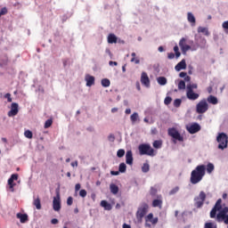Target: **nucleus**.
Wrapping results in <instances>:
<instances>
[{"mask_svg":"<svg viewBox=\"0 0 228 228\" xmlns=\"http://www.w3.org/2000/svg\"><path fill=\"white\" fill-rule=\"evenodd\" d=\"M207 174H213L215 171V165L213 163H208L206 165L197 166L191 173L190 183L191 184H199L204 179V175Z\"/></svg>","mask_w":228,"mask_h":228,"instance_id":"obj_1","label":"nucleus"},{"mask_svg":"<svg viewBox=\"0 0 228 228\" xmlns=\"http://www.w3.org/2000/svg\"><path fill=\"white\" fill-rule=\"evenodd\" d=\"M190 44L192 45H186V38L184 37L180 39L179 47L181 48L183 54H186L188 51H197L199 49V43L193 44V41H190Z\"/></svg>","mask_w":228,"mask_h":228,"instance_id":"obj_2","label":"nucleus"},{"mask_svg":"<svg viewBox=\"0 0 228 228\" xmlns=\"http://www.w3.org/2000/svg\"><path fill=\"white\" fill-rule=\"evenodd\" d=\"M138 151L141 156H156V151H154V149H152V147H151V144L149 143L140 144L138 147Z\"/></svg>","mask_w":228,"mask_h":228,"instance_id":"obj_3","label":"nucleus"},{"mask_svg":"<svg viewBox=\"0 0 228 228\" xmlns=\"http://www.w3.org/2000/svg\"><path fill=\"white\" fill-rule=\"evenodd\" d=\"M216 142L218 143L217 149L224 151L228 147V136L225 133H219L216 136Z\"/></svg>","mask_w":228,"mask_h":228,"instance_id":"obj_4","label":"nucleus"},{"mask_svg":"<svg viewBox=\"0 0 228 228\" xmlns=\"http://www.w3.org/2000/svg\"><path fill=\"white\" fill-rule=\"evenodd\" d=\"M148 211H149V205H147L146 203H143L142 206H140L136 212L137 222H142V220H143V216L147 215Z\"/></svg>","mask_w":228,"mask_h":228,"instance_id":"obj_5","label":"nucleus"},{"mask_svg":"<svg viewBox=\"0 0 228 228\" xmlns=\"http://www.w3.org/2000/svg\"><path fill=\"white\" fill-rule=\"evenodd\" d=\"M209 110V104L208 103V101L206 99H203L199 102V103L196 105V111L199 114L206 113Z\"/></svg>","mask_w":228,"mask_h":228,"instance_id":"obj_6","label":"nucleus"},{"mask_svg":"<svg viewBox=\"0 0 228 228\" xmlns=\"http://www.w3.org/2000/svg\"><path fill=\"white\" fill-rule=\"evenodd\" d=\"M56 196L53 200V211H60L61 209V198L60 196V191L56 190Z\"/></svg>","mask_w":228,"mask_h":228,"instance_id":"obj_7","label":"nucleus"},{"mask_svg":"<svg viewBox=\"0 0 228 228\" xmlns=\"http://www.w3.org/2000/svg\"><path fill=\"white\" fill-rule=\"evenodd\" d=\"M204 200H206V192L201 191L199 196L194 198L195 208H202V206H204Z\"/></svg>","mask_w":228,"mask_h":228,"instance_id":"obj_8","label":"nucleus"},{"mask_svg":"<svg viewBox=\"0 0 228 228\" xmlns=\"http://www.w3.org/2000/svg\"><path fill=\"white\" fill-rule=\"evenodd\" d=\"M167 133L168 135L171 136V138L177 140L178 142H183L184 140L179 131H177V129H175V127L168 128Z\"/></svg>","mask_w":228,"mask_h":228,"instance_id":"obj_9","label":"nucleus"},{"mask_svg":"<svg viewBox=\"0 0 228 228\" xmlns=\"http://www.w3.org/2000/svg\"><path fill=\"white\" fill-rule=\"evenodd\" d=\"M158 224V217H154V215L152 213H150L146 217H145V225L146 227H151V225H156Z\"/></svg>","mask_w":228,"mask_h":228,"instance_id":"obj_10","label":"nucleus"},{"mask_svg":"<svg viewBox=\"0 0 228 228\" xmlns=\"http://www.w3.org/2000/svg\"><path fill=\"white\" fill-rule=\"evenodd\" d=\"M220 209H222V199L217 200L214 208L210 211V218H216V211H220Z\"/></svg>","mask_w":228,"mask_h":228,"instance_id":"obj_11","label":"nucleus"},{"mask_svg":"<svg viewBox=\"0 0 228 228\" xmlns=\"http://www.w3.org/2000/svg\"><path fill=\"white\" fill-rule=\"evenodd\" d=\"M186 129L190 134H195V133H199V131H200V125H199V123H192L191 125H187Z\"/></svg>","mask_w":228,"mask_h":228,"instance_id":"obj_12","label":"nucleus"},{"mask_svg":"<svg viewBox=\"0 0 228 228\" xmlns=\"http://www.w3.org/2000/svg\"><path fill=\"white\" fill-rule=\"evenodd\" d=\"M141 83L143 85V86H146V88L151 87V79L145 71H143L141 75Z\"/></svg>","mask_w":228,"mask_h":228,"instance_id":"obj_13","label":"nucleus"},{"mask_svg":"<svg viewBox=\"0 0 228 228\" xmlns=\"http://www.w3.org/2000/svg\"><path fill=\"white\" fill-rule=\"evenodd\" d=\"M19 113V103L12 102L11 104V110L8 111V117H15Z\"/></svg>","mask_w":228,"mask_h":228,"instance_id":"obj_14","label":"nucleus"},{"mask_svg":"<svg viewBox=\"0 0 228 228\" xmlns=\"http://www.w3.org/2000/svg\"><path fill=\"white\" fill-rule=\"evenodd\" d=\"M85 81H86V86L90 87V86H94V85H95V77L86 74L85 77Z\"/></svg>","mask_w":228,"mask_h":228,"instance_id":"obj_15","label":"nucleus"},{"mask_svg":"<svg viewBox=\"0 0 228 228\" xmlns=\"http://www.w3.org/2000/svg\"><path fill=\"white\" fill-rule=\"evenodd\" d=\"M186 95L189 101H197V99H199L200 97V94L197 93H194L193 90L191 89L186 92Z\"/></svg>","mask_w":228,"mask_h":228,"instance_id":"obj_16","label":"nucleus"},{"mask_svg":"<svg viewBox=\"0 0 228 228\" xmlns=\"http://www.w3.org/2000/svg\"><path fill=\"white\" fill-rule=\"evenodd\" d=\"M186 69V60L183 59L180 62H178L175 67V70H176V72H181V70H185Z\"/></svg>","mask_w":228,"mask_h":228,"instance_id":"obj_17","label":"nucleus"},{"mask_svg":"<svg viewBox=\"0 0 228 228\" xmlns=\"http://www.w3.org/2000/svg\"><path fill=\"white\" fill-rule=\"evenodd\" d=\"M133 161H134L133 151L131 150H129L126 153V165L132 166L133 165Z\"/></svg>","mask_w":228,"mask_h":228,"instance_id":"obj_18","label":"nucleus"},{"mask_svg":"<svg viewBox=\"0 0 228 228\" xmlns=\"http://www.w3.org/2000/svg\"><path fill=\"white\" fill-rule=\"evenodd\" d=\"M161 206H163V200H162L161 195H158L157 200H154L152 201V207L153 208H161Z\"/></svg>","mask_w":228,"mask_h":228,"instance_id":"obj_19","label":"nucleus"},{"mask_svg":"<svg viewBox=\"0 0 228 228\" xmlns=\"http://www.w3.org/2000/svg\"><path fill=\"white\" fill-rule=\"evenodd\" d=\"M187 20L190 22L191 26L194 27L197 24V20L195 19V15L191 12H187Z\"/></svg>","mask_w":228,"mask_h":228,"instance_id":"obj_20","label":"nucleus"},{"mask_svg":"<svg viewBox=\"0 0 228 228\" xmlns=\"http://www.w3.org/2000/svg\"><path fill=\"white\" fill-rule=\"evenodd\" d=\"M16 216H17V218H19V220L21 224H26V222H28V214L18 213L16 215Z\"/></svg>","mask_w":228,"mask_h":228,"instance_id":"obj_21","label":"nucleus"},{"mask_svg":"<svg viewBox=\"0 0 228 228\" xmlns=\"http://www.w3.org/2000/svg\"><path fill=\"white\" fill-rule=\"evenodd\" d=\"M207 102H209V104L216 105L218 104V98H216V96L209 95L207 98Z\"/></svg>","mask_w":228,"mask_h":228,"instance_id":"obj_22","label":"nucleus"},{"mask_svg":"<svg viewBox=\"0 0 228 228\" xmlns=\"http://www.w3.org/2000/svg\"><path fill=\"white\" fill-rule=\"evenodd\" d=\"M198 33H202L203 35H205V37H209L210 35L209 29L206 27H199Z\"/></svg>","mask_w":228,"mask_h":228,"instance_id":"obj_23","label":"nucleus"},{"mask_svg":"<svg viewBox=\"0 0 228 228\" xmlns=\"http://www.w3.org/2000/svg\"><path fill=\"white\" fill-rule=\"evenodd\" d=\"M227 213H228V208L224 207L216 216L217 222H220V218L222 217V215L225 216H227Z\"/></svg>","mask_w":228,"mask_h":228,"instance_id":"obj_24","label":"nucleus"},{"mask_svg":"<svg viewBox=\"0 0 228 228\" xmlns=\"http://www.w3.org/2000/svg\"><path fill=\"white\" fill-rule=\"evenodd\" d=\"M101 206H102V208H104V209L106 211H111V209H112L111 204L108 203V201H106V200H102Z\"/></svg>","mask_w":228,"mask_h":228,"instance_id":"obj_25","label":"nucleus"},{"mask_svg":"<svg viewBox=\"0 0 228 228\" xmlns=\"http://www.w3.org/2000/svg\"><path fill=\"white\" fill-rule=\"evenodd\" d=\"M130 120H131L132 124H136V122H138V120H140V116L138 115V112H134L130 116Z\"/></svg>","mask_w":228,"mask_h":228,"instance_id":"obj_26","label":"nucleus"},{"mask_svg":"<svg viewBox=\"0 0 228 228\" xmlns=\"http://www.w3.org/2000/svg\"><path fill=\"white\" fill-rule=\"evenodd\" d=\"M110 190L113 195H117V193H118V186L115 183H110Z\"/></svg>","mask_w":228,"mask_h":228,"instance_id":"obj_27","label":"nucleus"},{"mask_svg":"<svg viewBox=\"0 0 228 228\" xmlns=\"http://www.w3.org/2000/svg\"><path fill=\"white\" fill-rule=\"evenodd\" d=\"M108 43L109 44H117V36H115V34H110L108 36Z\"/></svg>","mask_w":228,"mask_h":228,"instance_id":"obj_28","label":"nucleus"},{"mask_svg":"<svg viewBox=\"0 0 228 228\" xmlns=\"http://www.w3.org/2000/svg\"><path fill=\"white\" fill-rule=\"evenodd\" d=\"M157 83H159V85H160L161 86H165V85H167V77H159L157 78Z\"/></svg>","mask_w":228,"mask_h":228,"instance_id":"obj_29","label":"nucleus"},{"mask_svg":"<svg viewBox=\"0 0 228 228\" xmlns=\"http://www.w3.org/2000/svg\"><path fill=\"white\" fill-rule=\"evenodd\" d=\"M101 83H102V86H103V88H108L110 86V85H111V82L108 78H102Z\"/></svg>","mask_w":228,"mask_h":228,"instance_id":"obj_30","label":"nucleus"},{"mask_svg":"<svg viewBox=\"0 0 228 228\" xmlns=\"http://www.w3.org/2000/svg\"><path fill=\"white\" fill-rule=\"evenodd\" d=\"M162 146H163V141L156 140V141L153 142L154 149H161Z\"/></svg>","mask_w":228,"mask_h":228,"instance_id":"obj_31","label":"nucleus"},{"mask_svg":"<svg viewBox=\"0 0 228 228\" xmlns=\"http://www.w3.org/2000/svg\"><path fill=\"white\" fill-rule=\"evenodd\" d=\"M149 170H151V166L149 165V163L146 162L142 167V172H143V174H147Z\"/></svg>","mask_w":228,"mask_h":228,"instance_id":"obj_32","label":"nucleus"},{"mask_svg":"<svg viewBox=\"0 0 228 228\" xmlns=\"http://www.w3.org/2000/svg\"><path fill=\"white\" fill-rule=\"evenodd\" d=\"M33 204L36 206V209H42V204L40 203V198L34 200Z\"/></svg>","mask_w":228,"mask_h":228,"instance_id":"obj_33","label":"nucleus"},{"mask_svg":"<svg viewBox=\"0 0 228 228\" xmlns=\"http://www.w3.org/2000/svg\"><path fill=\"white\" fill-rule=\"evenodd\" d=\"M127 169V166H126V163H120L118 170L121 174H126V170Z\"/></svg>","mask_w":228,"mask_h":228,"instance_id":"obj_34","label":"nucleus"},{"mask_svg":"<svg viewBox=\"0 0 228 228\" xmlns=\"http://www.w3.org/2000/svg\"><path fill=\"white\" fill-rule=\"evenodd\" d=\"M206 44H207L206 38L201 37L200 43L198 44V45H199V47H200V49H206Z\"/></svg>","mask_w":228,"mask_h":228,"instance_id":"obj_35","label":"nucleus"},{"mask_svg":"<svg viewBox=\"0 0 228 228\" xmlns=\"http://www.w3.org/2000/svg\"><path fill=\"white\" fill-rule=\"evenodd\" d=\"M186 83L183 80H180L178 83V90H185Z\"/></svg>","mask_w":228,"mask_h":228,"instance_id":"obj_36","label":"nucleus"},{"mask_svg":"<svg viewBox=\"0 0 228 228\" xmlns=\"http://www.w3.org/2000/svg\"><path fill=\"white\" fill-rule=\"evenodd\" d=\"M24 136L25 138H28V140H31V138H33V132H31L30 130H26L24 132Z\"/></svg>","mask_w":228,"mask_h":228,"instance_id":"obj_37","label":"nucleus"},{"mask_svg":"<svg viewBox=\"0 0 228 228\" xmlns=\"http://www.w3.org/2000/svg\"><path fill=\"white\" fill-rule=\"evenodd\" d=\"M205 228H216V223L215 222L206 223Z\"/></svg>","mask_w":228,"mask_h":228,"instance_id":"obj_38","label":"nucleus"},{"mask_svg":"<svg viewBox=\"0 0 228 228\" xmlns=\"http://www.w3.org/2000/svg\"><path fill=\"white\" fill-rule=\"evenodd\" d=\"M51 126H53V119H47L45 122V129H49V127H51Z\"/></svg>","mask_w":228,"mask_h":228,"instance_id":"obj_39","label":"nucleus"},{"mask_svg":"<svg viewBox=\"0 0 228 228\" xmlns=\"http://www.w3.org/2000/svg\"><path fill=\"white\" fill-rule=\"evenodd\" d=\"M150 194L151 195V197H156V195L158 194V189H156V187H151Z\"/></svg>","mask_w":228,"mask_h":228,"instance_id":"obj_40","label":"nucleus"},{"mask_svg":"<svg viewBox=\"0 0 228 228\" xmlns=\"http://www.w3.org/2000/svg\"><path fill=\"white\" fill-rule=\"evenodd\" d=\"M219 222H224L226 225H228V215H222Z\"/></svg>","mask_w":228,"mask_h":228,"instance_id":"obj_41","label":"nucleus"},{"mask_svg":"<svg viewBox=\"0 0 228 228\" xmlns=\"http://www.w3.org/2000/svg\"><path fill=\"white\" fill-rule=\"evenodd\" d=\"M198 88L197 84H189L187 85V92H189V90H195Z\"/></svg>","mask_w":228,"mask_h":228,"instance_id":"obj_42","label":"nucleus"},{"mask_svg":"<svg viewBox=\"0 0 228 228\" xmlns=\"http://www.w3.org/2000/svg\"><path fill=\"white\" fill-rule=\"evenodd\" d=\"M125 154H126V151H124L122 149H120L117 151L118 158H124Z\"/></svg>","mask_w":228,"mask_h":228,"instance_id":"obj_43","label":"nucleus"},{"mask_svg":"<svg viewBox=\"0 0 228 228\" xmlns=\"http://www.w3.org/2000/svg\"><path fill=\"white\" fill-rule=\"evenodd\" d=\"M183 102V100L181 99H175L174 101V106L175 108H179V106H181V103Z\"/></svg>","mask_w":228,"mask_h":228,"instance_id":"obj_44","label":"nucleus"},{"mask_svg":"<svg viewBox=\"0 0 228 228\" xmlns=\"http://www.w3.org/2000/svg\"><path fill=\"white\" fill-rule=\"evenodd\" d=\"M177 191H179V186H175V188H173V189L169 191V195H175V193H177Z\"/></svg>","mask_w":228,"mask_h":228,"instance_id":"obj_45","label":"nucleus"},{"mask_svg":"<svg viewBox=\"0 0 228 228\" xmlns=\"http://www.w3.org/2000/svg\"><path fill=\"white\" fill-rule=\"evenodd\" d=\"M170 102H172V97H170V96L166 97L164 100V104H166V106H168V104H170Z\"/></svg>","mask_w":228,"mask_h":228,"instance_id":"obj_46","label":"nucleus"},{"mask_svg":"<svg viewBox=\"0 0 228 228\" xmlns=\"http://www.w3.org/2000/svg\"><path fill=\"white\" fill-rule=\"evenodd\" d=\"M86 194H87L86 190L85 189L80 190L79 196L82 197V199H85V197H86Z\"/></svg>","mask_w":228,"mask_h":228,"instance_id":"obj_47","label":"nucleus"},{"mask_svg":"<svg viewBox=\"0 0 228 228\" xmlns=\"http://www.w3.org/2000/svg\"><path fill=\"white\" fill-rule=\"evenodd\" d=\"M4 99H7V102H12V94L10 93H7L4 94Z\"/></svg>","mask_w":228,"mask_h":228,"instance_id":"obj_48","label":"nucleus"},{"mask_svg":"<svg viewBox=\"0 0 228 228\" xmlns=\"http://www.w3.org/2000/svg\"><path fill=\"white\" fill-rule=\"evenodd\" d=\"M8 13V9L4 7L0 10V15H6Z\"/></svg>","mask_w":228,"mask_h":228,"instance_id":"obj_49","label":"nucleus"},{"mask_svg":"<svg viewBox=\"0 0 228 228\" xmlns=\"http://www.w3.org/2000/svg\"><path fill=\"white\" fill-rule=\"evenodd\" d=\"M73 202H74V199L72 197H69L67 200L68 206H72Z\"/></svg>","mask_w":228,"mask_h":228,"instance_id":"obj_50","label":"nucleus"},{"mask_svg":"<svg viewBox=\"0 0 228 228\" xmlns=\"http://www.w3.org/2000/svg\"><path fill=\"white\" fill-rule=\"evenodd\" d=\"M108 140L109 142H115V135L113 134H109Z\"/></svg>","mask_w":228,"mask_h":228,"instance_id":"obj_51","label":"nucleus"},{"mask_svg":"<svg viewBox=\"0 0 228 228\" xmlns=\"http://www.w3.org/2000/svg\"><path fill=\"white\" fill-rule=\"evenodd\" d=\"M8 184H9L11 190H13L14 184H13V180L12 178L8 179Z\"/></svg>","mask_w":228,"mask_h":228,"instance_id":"obj_52","label":"nucleus"},{"mask_svg":"<svg viewBox=\"0 0 228 228\" xmlns=\"http://www.w3.org/2000/svg\"><path fill=\"white\" fill-rule=\"evenodd\" d=\"M10 179H12V182L17 181L19 179V175L13 174L11 175Z\"/></svg>","mask_w":228,"mask_h":228,"instance_id":"obj_53","label":"nucleus"},{"mask_svg":"<svg viewBox=\"0 0 228 228\" xmlns=\"http://www.w3.org/2000/svg\"><path fill=\"white\" fill-rule=\"evenodd\" d=\"M132 63H135V65L140 64V59H135V57H133L131 59Z\"/></svg>","mask_w":228,"mask_h":228,"instance_id":"obj_54","label":"nucleus"},{"mask_svg":"<svg viewBox=\"0 0 228 228\" xmlns=\"http://www.w3.org/2000/svg\"><path fill=\"white\" fill-rule=\"evenodd\" d=\"M167 58L168 60H174V58H175V54H174V53H167Z\"/></svg>","mask_w":228,"mask_h":228,"instance_id":"obj_55","label":"nucleus"},{"mask_svg":"<svg viewBox=\"0 0 228 228\" xmlns=\"http://www.w3.org/2000/svg\"><path fill=\"white\" fill-rule=\"evenodd\" d=\"M109 65L110 67H113V65H114V67H117V65H118V63L117 61H110Z\"/></svg>","mask_w":228,"mask_h":228,"instance_id":"obj_56","label":"nucleus"},{"mask_svg":"<svg viewBox=\"0 0 228 228\" xmlns=\"http://www.w3.org/2000/svg\"><path fill=\"white\" fill-rule=\"evenodd\" d=\"M222 26H223L224 29H228V20L223 22Z\"/></svg>","mask_w":228,"mask_h":228,"instance_id":"obj_57","label":"nucleus"},{"mask_svg":"<svg viewBox=\"0 0 228 228\" xmlns=\"http://www.w3.org/2000/svg\"><path fill=\"white\" fill-rule=\"evenodd\" d=\"M79 190H81V184L77 183V184L75 185V191H79Z\"/></svg>","mask_w":228,"mask_h":228,"instance_id":"obj_58","label":"nucleus"},{"mask_svg":"<svg viewBox=\"0 0 228 228\" xmlns=\"http://www.w3.org/2000/svg\"><path fill=\"white\" fill-rule=\"evenodd\" d=\"M105 53H106V54H109V56H110V58H111V56H113V54L111 53V51H110V48H107L105 50Z\"/></svg>","mask_w":228,"mask_h":228,"instance_id":"obj_59","label":"nucleus"},{"mask_svg":"<svg viewBox=\"0 0 228 228\" xmlns=\"http://www.w3.org/2000/svg\"><path fill=\"white\" fill-rule=\"evenodd\" d=\"M186 76H187V73L184 72V71H182V72H180V74H179V77H186Z\"/></svg>","mask_w":228,"mask_h":228,"instance_id":"obj_60","label":"nucleus"},{"mask_svg":"<svg viewBox=\"0 0 228 228\" xmlns=\"http://www.w3.org/2000/svg\"><path fill=\"white\" fill-rule=\"evenodd\" d=\"M191 80V77L190 76L187 75L184 77V81H186L187 83H189V81Z\"/></svg>","mask_w":228,"mask_h":228,"instance_id":"obj_61","label":"nucleus"},{"mask_svg":"<svg viewBox=\"0 0 228 228\" xmlns=\"http://www.w3.org/2000/svg\"><path fill=\"white\" fill-rule=\"evenodd\" d=\"M51 224H53V225H56V224H58V219L56 218L52 219Z\"/></svg>","mask_w":228,"mask_h":228,"instance_id":"obj_62","label":"nucleus"},{"mask_svg":"<svg viewBox=\"0 0 228 228\" xmlns=\"http://www.w3.org/2000/svg\"><path fill=\"white\" fill-rule=\"evenodd\" d=\"M110 174L111 175H118V174H120V171H111Z\"/></svg>","mask_w":228,"mask_h":228,"instance_id":"obj_63","label":"nucleus"},{"mask_svg":"<svg viewBox=\"0 0 228 228\" xmlns=\"http://www.w3.org/2000/svg\"><path fill=\"white\" fill-rule=\"evenodd\" d=\"M71 167H77V160L71 162Z\"/></svg>","mask_w":228,"mask_h":228,"instance_id":"obj_64","label":"nucleus"}]
</instances>
